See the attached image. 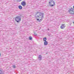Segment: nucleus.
<instances>
[{"mask_svg":"<svg viewBox=\"0 0 74 74\" xmlns=\"http://www.w3.org/2000/svg\"><path fill=\"white\" fill-rule=\"evenodd\" d=\"M43 13H41L40 12H37L36 14V18H39V16H40V18H44V15Z\"/></svg>","mask_w":74,"mask_h":74,"instance_id":"f257e3e1","label":"nucleus"},{"mask_svg":"<svg viewBox=\"0 0 74 74\" xmlns=\"http://www.w3.org/2000/svg\"><path fill=\"white\" fill-rule=\"evenodd\" d=\"M15 20L16 22L19 23L21 21V18L19 16H17L15 18Z\"/></svg>","mask_w":74,"mask_h":74,"instance_id":"f03ea898","label":"nucleus"},{"mask_svg":"<svg viewBox=\"0 0 74 74\" xmlns=\"http://www.w3.org/2000/svg\"><path fill=\"white\" fill-rule=\"evenodd\" d=\"M49 4H50V6H51V7H53V6H54L55 5V2L53 1V0H50L49 1Z\"/></svg>","mask_w":74,"mask_h":74,"instance_id":"7ed1b4c3","label":"nucleus"},{"mask_svg":"<svg viewBox=\"0 0 74 74\" xmlns=\"http://www.w3.org/2000/svg\"><path fill=\"white\" fill-rule=\"evenodd\" d=\"M69 12L71 14H73V15H74V10L73 9H69Z\"/></svg>","mask_w":74,"mask_h":74,"instance_id":"20e7f679","label":"nucleus"},{"mask_svg":"<svg viewBox=\"0 0 74 74\" xmlns=\"http://www.w3.org/2000/svg\"><path fill=\"white\" fill-rule=\"evenodd\" d=\"M21 5H23V6H25V5H26V2L25 1H23L21 2Z\"/></svg>","mask_w":74,"mask_h":74,"instance_id":"39448f33","label":"nucleus"},{"mask_svg":"<svg viewBox=\"0 0 74 74\" xmlns=\"http://www.w3.org/2000/svg\"><path fill=\"white\" fill-rule=\"evenodd\" d=\"M65 26H65V25H64V24H62L61 25V26L60 28L62 29H64V28H65Z\"/></svg>","mask_w":74,"mask_h":74,"instance_id":"423d86ee","label":"nucleus"},{"mask_svg":"<svg viewBox=\"0 0 74 74\" xmlns=\"http://www.w3.org/2000/svg\"><path fill=\"white\" fill-rule=\"evenodd\" d=\"M38 59H39V60H41V59H42L41 58H42V56H41L39 55L38 56Z\"/></svg>","mask_w":74,"mask_h":74,"instance_id":"0eeeda50","label":"nucleus"},{"mask_svg":"<svg viewBox=\"0 0 74 74\" xmlns=\"http://www.w3.org/2000/svg\"><path fill=\"white\" fill-rule=\"evenodd\" d=\"M44 45H48V42L47 41L44 42Z\"/></svg>","mask_w":74,"mask_h":74,"instance_id":"6e6552de","label":"nucleus"},{"mask_svg":"<svg viewBox=\"0 0 74 74\" xmlns=\"http://www.w3.org/2000/svg\"><path fill=\"white\" fill-rule=\"evenodd\" d=\"M43 40L44 41H45V42L47 40V38L46 37L44 38H43Z\"/></svg>","mask_w":74,"mask_h":74,"instance_id":"1a4fd4ad","label":"nucleus"},{"mask_svg":"<svg viewBox=\"0 0 74 74\" xmlns=\"http://www.w3.org/2000/svg\"><path fill=\"white\" fill-rule=\"evenodd\" d=\"M4 73L1 70H0V74H4Z\"/></svg>","mask_w":74,"mask_h":74,"instance_id":"9d476101","label":"nucleus"},{"mask_svg":"<svg viewBox=\"0 0 74 74\" xmlns=\"http://www.w3.org/2000/svg\"><path fill=\"white\" fill-rule=\"evenodd\" d=\"M18 8L20 10H22V7L21 5H19L18 6Z\"/></svg>","mask_w":74,"mask_h":74,"instance_id":"9b49d317","label":"nucleus"},{"mask_svg":"<svg viewBox=\"0 0 74 74\" xmlns=\"http://www.w3.org/2000/svg\"><path fill=\"white\" fill-rule=\"evenodd\" d=\"M41 18L40 19V20H39V22H41L42 21V19H43V18Z\"/></svg>","mask_w":74,"mask_h":74,"instance_id":"f8f14e48","label":"nucleus"},{"mask_svg":"<svg viewBox=\"0 0 74 74\" xmlns=\"http://www.w3.org/2000/svg\"><path fill=\"white\" fill-rule=\"evenodd\" d=\"M29 39L30 40H32V37H31V36H30L29 37Z\"/></svg>","mask_w":74,"mask_h":74,"instance_id":"ddd939ff","label":"nucleus"},{"mask_svg":"<svg viewBox=\"0 0 74 74\" xmlns=\"http://www.w3.org/2000/svg\"><path fill=\"white\" fill-rule=\"evenodd\" d=\"M12 67L13 68H14V69H15V68H16L15 66H12Z\"/></svg>","mask_w":74,"mask_h":74,"instance_id":"4468645a","label":"nucleus"},{"mask_svg":"<svg viewBox=\"0 0 74 74\" xmlns=\"http://www.w3.org/2000/svg\"><path fill=\"white\" fill-rule=\"evenodd\" d=\"M19 1H22V0H18Z\"/></svg>","mask_w":74,"mask_h":74,"instance_id":"2eb2a0df","label":"nucleus"},{"mask_svg":"<svg viewBox=\"0 0 74 74\" xmlns=\"http://www.w3.org/2000/svg\"><path fill=\"white\" fill-rule=\"evenodd\" d=\"M72 9H73V8H71V9H70V10H72Z\"/></svg>","mask_w":74,"mask_h":74,"instance_id":"dca6fc26","label":"nucleus"},{"mask_svg":"<svg viewBox=\"0 0 74 74\" xmlns=\"http://www.w3.org/2000/svg\"><path fill=\"white\" fill-rule=\"evenodd\" d=\"M37 21H39V19L38 18V19H37Z\"/></svg>","mask_w":74,"mask_h":74,"instance_id":"f3484780","label":"nucleus"},{"mask_svg":"<svg viewBox=\"0 0 74 74\" xmlns=\"http://www.w3.org/2000/svg\"><path fill=\"white\" fill-rule=\"evenodd\" d=\"M47 30H49V28H48Z\"/></svg>","mask_w":74,"mask_h":74,"instance_id":"a211bd4d","label":"nucleus"},{"mask_svg":"<svg viewBox=\"0 0 74 74\" xmlns=\"http://www.w3.org/2000/svg\"><path fill=\"white\" fill-rule=\"evenodd\" d=\"M1 56V54H0V56Z\"/></svg>","mask_w":74,"mask_h":74,"instance_id":"6ab92c4d","label":"nucleus"},{"mask_svg":"<svg viewBox=\"0 0 74 74\" xmlns=\"http://www.w3.org/2000/svg\"><path fill=\"white\" fill-rule=\"evenodd\" d=\"M73 24H74V22H73Z\"/></svg>","mask_w":74,"mask_h":74,"instance_id":"aec40b11","label":"nucleus"}]
</instances>
